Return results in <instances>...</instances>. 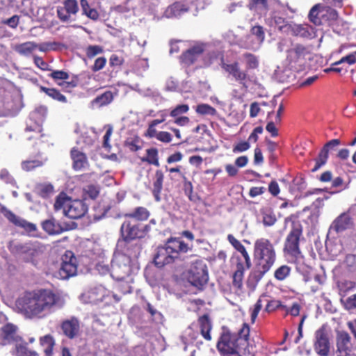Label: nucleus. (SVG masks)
<instances>
[{
    "instance_id": "f257e3e1",
    "label": "nucleus",
    "mask_w": 356,
    "mask_h": 356,
    "mask_svg": "<svg viewBox=\"0 0 356 356\" xmlns=\"http://www.w3.org/2000/svg\"><path fill=\"white\" fill-rule=\"evenodd\" d=\"M64 305L60 296L49 289H39L24 293L15 302L17 309L26 318H46Z\"/></svg>"
},
{
    "instance_id": "f03ea898",
    "label": "nucleus",
    "mask_w": 356,
    "mask_h": 356,
    "mask_svg": "<svg viewBox=\"0 0 356 356\" xmlns=\"http://www.w3.org/2000/svg\"><path fill=\"white\" fill-rule=\"evenodd\" d=\"M253 257L261 275L268 272L276 260V252L273 243L267 238H260L254 243Z\"/></svg>"
},
{
    "instance_id": "7ed1b4c3",
    "label": "nucleus",
    "mask_w": 356,
    "mask_h": 356,
    "mask_svg": "<svg viewBox=\"0 0 356 356\" xmlns=\"http://www.w3.org/2000/svg\"><path fill=\"white\" fill-rule=\"evenodd\" d=\"M188 245L180 239L171 238L164 246L159 247L154 256V261L158 267H163L166 264L172 263L178 258L179 252H186Z\"/></svg>"
},
{
    "instance_id": "20e7f679",
    "label": "nucleus",
    "mask_w": 356,
    "mask_h": 356,
    "mask_svg": "<svg viewBox=\"0 0 356 356\" xmlns=\"http://www.w3.org/2000/svg\"><path fill=\"white\" fill-rule=\"evenodd\" d=\"M240 345L237 337L226 330L221 334L216 348L221 356H241Z\"/></svg>"
},
{
    "instance_id": "39448f33",
    "label": "nucleus",
    "mask_w": 356,
    "mask_h": 356,
    "mask_svg": "<svg viewBox=\"0 0 356 356\" xmlns=\"http://www.w3.org/2000/svg\"><path fill=\"white\" fill-rule=\"evenodd\" d=\"M131 262L127 254H115L111 262V276L118 280L126 278L131 273Z\"/></svg>"
},
{
    "instance_id": "423d86ee",
    "label": "nucleus",
    "mask_w": 356,
    "mask_h": 356,
    "mask_svg": "<svg viewBox=\"0 0 356 356\" xmlns=\"http://www.w3.org/2000/svg\"><path fill=\"white\" fill-rule=\"evenodd\" d=\"M186 278L193 286L197 288L203 286L208 281L206 265L200 261L193 262L187 271Z\"/></svg>"
},
{
    "instance_id": "0eeeda50",
    "label": "nucleus",
    "mask_w": 356,
    "mask_h": 356,
    "mask_svg": "<svg viewBox=\"0 0 356 356\" xmlns=\"http://www.w3.org/2000/svg\"><path fill=\"white\" fill-rule=\"evenodd\" d=\"M337 16V12L334 8L321 4L313 6L309 13V20L316 26L322 24L323 22L334 20Z\"/></svg>"
},
{
    "instance_id": "6e6552de",
    "label": "nucleus",
    "mask_w": 356,
    "mask_h": 356,
    "mask_svg": "<svg viewBox=\"0 0 356 356\" xmlns=\"http://www.w3.org/2000/svg\"><path fill=\"white\" fill-rule=\"evenodd\" d=\"M302 235V229L300 226H293L286 236L284 252L294 259L301 257V252L299 248L300 237Z\"/></svg>"
},
{
    "instance_id": "1a4fd4ad",
    "label": "nucleus",
    "mask_w": 356,
    "mask_h": 356,
    "mask_svg": "<svg viewBox=\"0 0 356 356\" xmlns=\"http://www.w3.org/2000/svg\"><path fill=\"white\" fill-rule=\"evenodd\" d=\"M77 266L74 254L67 251L62 257V263L54 276L58 279L66 280L76 274Z\"/></svg>"
},
{
    "instance_id": "9d476101",
    "label": "nucleus",
    "mask_w": 356,
    "mask_h": 356,
    "mask_svg": "<svg viewBox=\"0 0 356 356\" xmlns=\"http://www.w3.org/2000/svg\"><path fill=\"white\" fill-rule=\"evenodd\" d=\"M79 10L76 0H64L62 6L56 8L57 17L62 22H72L75 21Z\"/></svg>"
},
{
    "instance_id": "9b49d317",
    "label": "nucleus",
    "mask_w": 356,
    "mask_h": 356,
    "mask_svg": "<svg viewBox=\"0 0 356 356\" xmlns=\"http://www.w3.org/2000/svg\"><path fill=\"white\" fill-rule=\"evenodd\" d=\"M147 226L133 223L130 220H125L121 225L120 232L125 241L136 238H143L145 235V229Z\"/></svg>"
},
{
    "instance_id": "f8f14e48",
    "label": "nucleus",
    "mask_w": 356,
    "mask_h": 356,
    "mask_svg": "<svg viewBox=\"0 0 356 356\" xmlns=\"http://www.w3.org/2000/svg\"><path fill=\"white\" fill-rule=\"evenodd\" d=\"M0 211L15 226L22 228L30 236H35L37 227L35 224L29 222L19 216H16L4 206H1Z\"/></svg>"
},
{
    "instance_id": "ddd939ff",
    "label": "nucleus",
    "mask_w": 356,
    "mask_h": 356,
    "mask_svg": "<svg viewBox=\"0 0 356 356\" xmlns=\"http://www.w3.org/2000/svg\"><path fill=\"white\" fill-rule=\"evenodd\" d=\"M355 225L354 219L350 210L341 213L331 223L329 232H334L341 233L346 230L352 229Z\"/></svg>"
},
{
    "instance_id": "4468645a",
    "label": "nucleus",
    "mask_w": 356,
    "mask_h": 356,
    "mask_svg": "<svg viewBox=\"0 0 356 356\" xmlns=\"http://www.w3.org/2000/svg\"><path fill=\"white\" fill-rule=\"evenodd\" d=\"M330 347L328 332L325 327L322 326L315 332L314 350L321 356H327Z\"/></svg>"
},
{
    "instance_id": "2eb2a0df",
    "label": "nucleus",
    "mask_w": 356,
    "mask_h": 356,
    "mask_svg": "<svg viewBox=\"0 0 356 356\" xmlns=\"http://www.w3.org/2000/svg\"><path fill=\"white\" fill-rule=\"evenodd\" d=\"M109 291L102 285L95 286L83 293L81 300L85 303L98 304L109 297Z\"/></svg>"
},
{
    "instance_id": "dca6fc26",
    "label": "nucleus",
    "mask_w": 356,
    "mask_h": 356,
    "mask_svg": "<svg viewBox=\"0 0 356 356\" xmlns=\"http://www.w3.org/2000/svg\"><path fill=\"white\" fill-rule=\"evenodd\" d=\"M17 327L12 323H7L0 329V345L5 346L22 341L17 333Z\"/></svg>"
},
{
    "instance_id": "f3484780",
    "label": "nucleus",
    "mask_w": 356,
    "mask_h": 356,
    "mask_svg": "<svg viewBox=\"0 0 356 356\" xmlns=\"http://www.w3.org/2000/svg\"><path fill=\"white\" fill-rule=\"evenodd\" d=\"M222 67L232 76L234 81L238 82L245 88H247L245 81L248 79V74L240 68L237 62L231 64L223 63Z\"/></svg>"
},
{
    "instance_id": "a211bd4d",
    "label": "nucleus",
    "mask_w": 356,
    "mask_h": 356,
    "mask_svg": "<svg viewBox=\"0 0 356 356\" xmlns=\"http://www.w3.org/2000/svg\"><path fill=\"white\" fill-rule=\"evenodd\" d=\"M87 206L81 200H71L68 202V207L65 209V215L72 219L81 218L87 211Z\"/></svg>"
},
{
    "instance_id": "6ab92c4d",
    "label": "nucleus",
    "mask_w": 356,
    "mask_h": 356,
    "mask_svg": "<svg viewBox=\"0 0 356 356\" xmlns=\"http://www.w3.org/2000/svg\"><path fill=\"white\" fill-rule=\"evenodd\" d=\"M288 33L304 38H313L316 36V30L308 24H291Z\"/></svg>"
},
{
    "instance_id": "aec40b11",
    "label": "nucleus",
    "mask_w": 356,
    "mask_h": 356,
    "mask_svg": "<svg viewBox=\"0 0 356 356\" xmlns=\"http://www.w3.org/2000/svg\"><path fill=\"white\" fill-rule=\"evenodd\" d=\"M204 50L203 44H198L194 45L181 55V60L186 65H192L197 60Z\"/></svg>"
},
{
    "instance_id": "412c9836",
    "label": "nucleus",
    "mask_w": 356,
    "mask_h": 356,
    "mask_svg": "<svg viewBox=\"0 0 356 356\" xmlns=\"http://www.w3.org/2000/svg\"><path fill=\"white\" fill-rule=\"evenodd\" d=\"M72 167L75 170H82L88 168L89 164L86 155L78 149L72 148L71 152Z\"/></svg>"
},
{
    "instance_id": "4be33fe9",
    "label": "nucleus",
    "mask_w": 356,
    "mask_h": 356,
    "mask_svg": "<svg viewBox=\"0 0 356 356\" xmlns=\"http://www.w3.org/2000/svg\"><path fill=\"white\" fill-rule=\"evenodd\" d=\"M350 337L346 332H341L337 338V351L341 356H346L351 350Z\"/></svg>"
},
{
    "instance_id": "5701e85b",
    "label": "nucleus",
    "mask_w": 356,
    "mask_h": 356,
    "mask_svg": "<svg viewBox=\"0 0 356 356\" xmlns=\"http://www.w3.org/2000/svg\"><path fill=\"white\" fill-rule=\"evenodd\" d=\"M61 327L64 334L70 339H73L78 336L80 330L79 322L75 318L65 321L62 323Z\"/></svg>"
},
{
    "instance_id": "b1692460",
    "label": "nucleus",
    "mask_w": 356,
    "mask_h": 356,
    "mask_svg": "<svg viewBox=\"0 0 356 356\" xmlns=\"http://www.w3.org/2000/svg\"><path fill=\"white\" fill-rule=\"evenodd\" d=\"M267 24L271 26H275L280 32L289 33V29L291 24L284 18L279 16L275 12H273L270 17L267 19Z\"/></svg>"
},
{
    "instance_id": "393cba45",
    "label": "nucleus",
    "mask_w": 356,
    "mask_h": 356,
    "mask_svg": "<svg viewBox=\"0 0 356 356\" xmlns=\"http://www.w3.org/2000/svg\"><path fill=\"white\" fill-rule=\"evenodd\" d=\"M307 54L305 47L296 44L292 48L287 50V60L290 63H296L303 58Z\"/></svg>"
},
{
    "instance_id": "a878e982",
    "label": "nucleus",
    "mask_w": 356,
    "mask_h": 356,
    "mask_svg": "<svg viewBox=\"0 0 356 356\" xmlns=\"http://www.w3.org/2000/svg\"><path fill=\"white\" fill-rule=\"evenodd\" d=\"M164 175L161 170H158L156 171L154 181H153V188L152 193L156 202L161 200L160 194L163 188Z\"/></svg>"
},
{
    "instance_id": "bb28decb",
    "label": "nucleus",
    "mask_w": 356,
    "mask_h": 356,
    "mask_svg": "<svg viewBox=\"0 0 356 356\" xmlns=\"http://www.w3.org/2000/svg\"><path fill=\"white\" fill-rule=\"evenodd\" d=\"M150 216L149 210L143 207H137L127 213L124 214L127 218L134 219L137 221L147 220Z\"/></svg>"
},
{
    "instance_id": "cd10ccee",
    "label": "nucleus",
    "mask_w": 356,
    "mask_h": 356,
    "mask_svg": "<svg viewBox=\"0 0 356 356\" xmlns=\"http://www.w3.org/2000/svg\"><path fill=\"white\" fill-rule=\"evenodd\" d=\"M13 49L22 56H28L37 49L36 42L28 41L17 44L14 46Z\"/></svg>"
},
{
    "instance_id": "c85d7f7f",
    "label": "nucleus",
    "mask_w": 356,
    "mask_h": 356,
    "mask_svg": "<svg viewBox=\"0 0 356 356\" xmlns=\"http://www.w3.org/2000/svg\"><path fill=\"white\" fill-rule=\"evenodd\" d=\"M42 227L47 233L50 235L59 234L63 231L60 224L56 222L54 218L43 221L42 223Z\"/></svg>"
},
{
    "instance_id": "c756f323",
    "label": "nucleus",
    "mask_w": 356,
    "mask_h": 356,
    "mask_svg": "<svg viewBox=\"0 0 356 356\" xmlns=\"http://www.w3.org/2000/svg\"><path fill=\"white\" fill-rule=\"evenodd\" d=\"M159 115L161 117V120H154L149 124L148 128L145 134L146 136L149 138H157L159 131H157L155 127L156 125H158L160 123H162L165 120L167 116V111H161L159 112Z\"/></svg>"
},
{
    "instance_id": "7c9ffc66",
    "label": "nucleus",
    "mask_w": 356,
    "mask_h": 356,
    "mask_svg": "<svg viewBox=\"0 0 356 356\" xmlns=\"http://www.w3.org/2000/svg\"><path fill=\"white\" fill-rule=\"evenodd\" d=\"M186 11L187 9L182 3L176 2L167 8L164 15L168 18L177 17Z\"/></svg>"
},
{
    "instance_id": "2f4dec72",
    "label": "nucleus",
    "mask_w": 356,
    "mask_h": 356,
    "mask_svg": "<svg viewBox=\"0 0 356 356\" xmlns=\"http://www.w3.org/2000/svg\"><path fill=\"white\" fill-rule=\"evenodd\" d=\"M199 323L200 326V331L202 337L207 341L211 340L210 331L212 328L211 321L208 316L204 315L199 318Z\"/></svg>"
},
{
    "instance_id": "473e14b6",
    "label": "nucleus",
    "mask_w": 356,
    "mask_h": 356,
    "mask_svg": "<svg viewBox=\"0 0 356 356\" xmlns=\"http://www.w3.org/2000/svg\"><path fill=\"white\" fill-rule=\"evenodd\" d=\"M245 268L243 264L239 262L237 264L236 270L233 274L232 284L233 286L238 289L242 288L244 270Z\"/></svg>"
},
{
    "instance_id": "72a5a7b5",
    "label": "nucleus",
    "mask_w": 356,
    "mask_h": 356,
    "mask_svg": "<svg viewBox=\"0 0 356 356\" xmlns=\"http://www.w3.org/2000/svg\"><path fill=\"white\" fill-rule=\"evenodd\" d=\"M46 161V159H27L22 162V168L27 172L33 170L36 168L42 166Z\"/></svg>"
},
{
    "instance_id": "f704fd0d",
    "label": "nucleus",
    "mask_w": 356,
    "mask_h": 356,
    "mask_svg": "<svg viewBox=\"0 0 356 356\" xmlns=\"http://www.w3.org/2000/svg\"><path fill=\"white\" fill-rule=\"evenodd\" d=\"M250 37H254L255 43L257 44L256 47H259L265 39V33L263 27L261 26H253L251 29L250 35H249V38Z\"/></svg>"
},
{
    "instance_id": "c9c22d12",
    "label": "nucleus",
    "mask_w": 356,
    "mask_h": 356,
    "mask_svg": "<svg viewBox=\"0 0 356 356\" xmlns=\"http://www.w3.org/2000/svg\"><path fill=\"white\" fill-rule=\"evenodd\" d=\"M273 0H249L248 7L250 10L267 11L268 10V2ZM273 1L280 3L278 0Z\"/></svg>"
},
{
    "instance_id": "e433bc0d",
    "label": "nucleus",
    "mask_w": 356,
    "mask_h": 356,
    "mask_svg": "<svg viewBox=\"0 0 356 356\" xmlns=\"http://www.w3.org/2000/svg\"><path fill=\"white\" fill-rule=\"evenodd\" d=\"M262 215V222L265 226L273 225L277 219L275 213L270 208H264L261 211Z\"/></svg>"
},
{
    "instance_id": "4c0bfd02",
    "label": "nucleus",
    "mask_w": 356,
    "mask_h": 356,
    "mask_svg": "<svg viewBox=\"0 0 356 356\" xmlns=\"http://www.w3.org/2000/svg\"><path fill=\"white\" fill-rule=\"evenodd\" d=\"M40 90L44 92L46 95H47L49 97H51L52 99L65 103L67 102L66 97L62 95L59 90L55 89V88H49L44 86H40Z\"/></svg>"
},
{
    "instance_id": "58836bf2",
    "label": "nucleus",
    "mask_w": 356,
    "mask_h": 356,
    "mask_svg": "<svg viewBox=\"0 0 356 356\" xmlns=\"http://www.w3.org/2000/svg\"><path fill=\"white\" fill-rule=\"evenodd\" d=\"M291 272V268L288 265H282L274 272V277L278 281H283L288 278Z\"/></svg>"
},
{
    "instance_id": "ea45409f",
    "label": "nucleus",
    "mask_w": 356,
    "mask_h": 356,
    "mask_svg": "<svg viewBox=\"0 0 356 356\" xmlns=\"http://www.w3.org/2000/svg\"><path fill=\"white\" fill-rule=\"evenodd\" d=\"M113 99V93L111 91H106L102 95L97 96L93 101L92 104L97 106H103L110 104Z\"/></svg>"
},
{
    "instance_id": "a19ab883",
    "label": "nucleus",
    "mask_w": 356,
    "mask_h": 356,
    "mask_svg": "<svg viewBox=\"0 0 356 356\" xmlns=\"http://www.w3.org/2000/svg\"><path fill=\"white\" fill-rule=\"evenodd\" d=\"M140 245L138 243L134 244H130L127 243L126 245V248L124 250V252L122 254H127L129 256L131 259V261L132 259H135L138 258V257L140 254Z\"/></svg>"
},
{
    "instance_id": "79ce46f5",
    "label": "nucleus",
    "mask_w": 356,
    "mask_h": 356,
    "mask_svg": "<svg viewBox=\"0 0 356 356\" xmlns=\"http://www.w3.org/2000/svg\"><path fill=\"white\" fill-rule=\"evenodd\" d=\"M40 343L43 347L44 352L47 356H51L52 354L54 340L50 335H46L40 339Z\"/></svg>"
},
{
    "instance_id": "37998d69",
    "label": "nucleus",
    "mask_w": 356,
    "mask_h": 356,
    "mask_svg": "<svg viewBox=\"0 0 356 356\" xmlns=\"http://www.w3.org/2000/svg\"><path fill=\"white\" fill-rule=\"evenodd\" d=\"M147 156L142 161L156 166L159 165L158 150L156 148H149L146 150Z\"/></svg>"
},
{
    "instance_id": "c03bdc74",
    "label": "nucleus",
    "mask_w": 356,
    "mask_h": 356,
    "mask_svg": "<svg viewBox=\"0 0 356 356\" xmlns=\"http://www.w3.org/2000/svg\"><path fill=\"white\" fill-rule=\"evenodd\" d=\"M80 4L83 10V13L92 19H97L99 14L95 9L90 8L87 0H81Z\"/></svg>"
},
{
    "instance_id": "a18cd8bd",
    "label": "nucleus",
    "mask_w": 356,
    "mask_h": 356,
    "mask_svg": "<svg viewBox=\"0 0 356 356\" xmlns=\"http://www.w3.org/2000/svg\"><path fill=\"white\" fill-rule=\"evenodd\" d=\"M60 45V44L56 42H45L40 44L36 43L37 49L42 52L57 50Z\"/></svg>"
},
{
    "instance_id": "49530a36",
    "label": "nucleus",
    "mask_w": 356,
    "mask_h": 356,
    "mask_svg": "<svg viewBox=\"0 0 356 356\" xmlns=\"http://www.w3.org/2000/svg\"><path fill=\"white\" fill-rule=\"evenodd\" d=\"M20 341L15 343V354L17 356H38L37 353L29 350L24 344Z\"/></svg>"
},
{
    "instance_id": "de8ad7c7",
    "label": "nucleus",
    "mask_w": 356,
    "mask_h": 356,
    "mask_svg": "<svg viewBox=\"0 0 356 356\" xmlns=\"http://www.w3.org/2000/svg\"><path fill=\"white\" fill-rule=\"evenodd\" d=\"M249 335L250 327L247 323H243L238 331V337H237V340H238L239 343L241 344L242 341H243L244 343L248 344Z\"/></svg>"
},
{
    "instance_id": "09e8293b",
    "label": "nucleus",
    "mask_w": 356,
    "mask_h": 356,
    "mask_svg": "<svg viewBox=\"0 0 356 356\" xmlns=\"http://www.w3.org/2000/svg\"><path fill=\"white\" fill-rule=\"evenodd\" d=\"M71 201V200L67 198L65 195H59L54 203V209L56 211L60 209H63V213L65 214V209H67L68 207V202Z\"/></svg>"
},
{
    "instance_id": "8fccbe9b",
    "label": "nucleus",
    "mask_w": 356,
    "mask_h": 356,
    "mask_svg": "<svg viewBox=\"0 0 356 356\" xmlns=\"http://www.w3.org/2000/svg\"><path fill=\"white\" fill-rule=\"evenodd\" d=\"M196 112L200 115H215L216 110L207 104H201L197 106Z\"/></svg>"
},
{
    "instance_id": "3c124183",
    "label": "nucleus",
    "mask_w": 356,
    "mask_h": 356,
    "mask_svg": "<svg viewBox=\"0 0 356 356\" xmlns=\"http://www.w3.org/2000/svg\"><path fill=\"white\" fill-rule=\"evenodd\" d=\"M189 106L188 104H179L172 108L170 113V115L172 118L181 117V115L188 113Z\"/></svg>"
},
{
    "instance_id": "603ef678",
    "label": "nucleus",
    "mask_w": 356,
    "mask_h": 356,
    "mask_svg": "<svg viewBox=\"0 0 356 356\" xmlns=\"http://www.w3.org/2000/svg\"><path fill=\"white\" fill-rule=\"evenodd\" d=\"M328 159V154L321 149L318 157L316 159L315 166L312 169V171L318 170L321 167L324 165Z\"/></svg>"
},
{
    "instance_id": "864d4df0",
    "label": "nucleus",
    "mask_w": 356,
    "mask_h": 356,
    "mask_svg": "<svg viewBox=\"0 0 356 356\" xmlns=\"http://www.w3.org/2000/svg\"><path fill=\"white\" fill-rule=\"evenodd\" d=\"M243 57L245 59L246 66L248 69H255L258 67L259 61L257 58L251 54H245Z\"/></svg>"
},
{
    "instance_id": "5fc2aeb1",
    "label": "nucleus",
    "mask_w": 356,
    "mask_h": 356,
    "mask_svg": "<svg viewBox=\"0 0 356 356\" xmlns=\"http://www.w3.org/2000/svg\"><path fill=\"white\" fill-rule=\"evenodd\" d=\"M103 52V48L99 45H89L86 49V53L89 58H92Z\"/></svg>"
},
{
    "instance_id": "6e6d98bb",
    "label": "nucleus",
    "mask_w": 356,
    "mask_h": 356,
    "mask_svg": "<svg viewBox=\"0 0 356 356\" xmlns=\"http://www.w3.org/2000/svg\"><path fill=\"white\" fill-rule=\"evenodd\" d=\"M356 62V53L350 54L347 55L343 58H341L339 61H337L332 64V65H342L344 63H347L348 65H353Z\"/></svg>"
},
{
    "instance_id": "4d7b16f0",
    "label": "nucleus",
    "mask_w": 356,
    "mask_h": 356,
    "mask_svg": "<svg viewBox=\"0 0 356 356\" xmlns=\"http://www.w3.org/2000/svg\"><path fill=\"white\" fill-rule=\"evenodd\" d=\"M262 308L261 300L259 299L254 304L252 309H250L251 323H254L257 317Z\"/></svg>"
},
{
    "instance_id": "13d9d810",
    "label": "nucleus",
    "mask_w": 356,
    "mask_h": 356,
    "mask_svg": "<svg viewBox=\"0 0 356 356\" xmlns=\"http://www.w3.org/2000/svg\"><path fill=\"white\" fill-rule=\"evenodd\" d=\"M181 177L183 179V187L184 193L186 195L191 198V195L193 193V185L192 183L187 179L184 174H181Z\"/></svg>"
},
{
    "instance_id": "bf43d9fd",
    "label": "nucleus",
    "mask_w": 356,
    "mask_h": 356,
    "mask_svg": "<svg viewBox=\"0 0 356 356\" xmlns=\"http://www.w3.org/2000/svg\"><path fill=\"white\" fill-rule=\"evenodd\" d=\"M340 145L341 140L339 139H332L326 143L323 147L322 149L328 154L330 151L334 149V148Z\"/></svg>"
},
{
    "instance_id": "052dcab7",
    "label": "nucleus",
    "mask_w": 356,
    "mask_h": 356,
    "mask_svg": "<svg viewBox=\"0 0 356 356\" xmlns=\"http://www.w3.org/2000/svg\"><path fill=\"white\" fill-rule=\"evenodd\" d=\"M250 147V145L248 141H242L234 145L232 151L234 153H240L249 149Z\"/></svg>"
},
{
    "instance_id": "680f3d73",
    "label": "nucleus",
    "mask_w": 356,
    "mask_h": 356,
    "mask_svg": "<svg viewBox=\"0 0 356 356\" xmlns=\"http://www.w3.org/2000/svg\"><path fill=\"white\" fill-rule=\"evenodd\" d=\"M51 77L55 81L57 80H67L69 79V74L67 72L63 70H55L50 74Z\"/></svg>"
},
{
    "instance_id": "e2e57ef3",
    "label": "nucleus",
    "mask_w": 356,
    "mask_h": 356,
    "mask_svg": "<svg viewBox=\"0 0 356 356\" xmlns=\"http://www.w3.org/2000/svg\"><path fill=\"white\" fill-rule=\"evenodd\" d=\"M282 306V302L280 300H275V299L270 300L268 301V303L266 307V311L268 312H273L275 309L281 307Z\"/></svg>"
},
{
    "instance_id": "0e129e2a",
    "label": "nucleus",
    "mask_w": 356,
    "mask_h": 356,
    "mask_svg": "<svg viewBox=\"0 0 356 356\" xmlns=\"http://www.w3.org/2000/svg\"><path fill=\"white\" fill-rule=\"evenodd\" d=\"M35 65L42 70H49V65L41 58L36 55L33 56Z\"/></svg>"
},
{
    "instance_id": "69168bd1",
    "label": "nucleus",
    "mask_w": 356,
    "mask_h": 356,
    "mask_svg": "<svg viewBox=\"0 0 356 356\" xmlns=\"http://www.w3.org/2000/svg\"><path fill=\"white\" fill-rule=\"evenodd\" d=\"M86 194L91 199H95L99 195V189L97 186L90 185L85 189Z\"/></svg>"
},
{
    "instance_id": "338daca9",
    "label": "nucleus",
    "mask_w": 356,
    "mask_h": 356,
    "mask_svg": "<svg viewBox=\"0 0 356 356\" xmlns=\"http://www.w3.org/2000/svg\"><path fill=\"white\" fill-rule=\"evenodd\" d=\"M106 63V59L105 57H99L95 60L92 70L94 72L99 71L104 67Z\"/></svg>"
},
{
    "instance_id": "774afa93",
    "label": "nucleus",
    "mask_w": 356,
    "mask_h": 356,
    "mask_svg": "<svg viewBox=\"0 0 356 356\" xmlns=\"http://www.w3.org/2000/svg\"><path fill=\"white\" fill-rule=\"evenodd\" d=\"M227 240L229 242V243L234 248V249H236L238 252L244 246L232 234L227 235Z\"/></svg>"
}]
</instances>
